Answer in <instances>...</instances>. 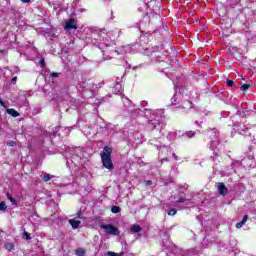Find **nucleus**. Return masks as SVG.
<instances>
[{
	"label": "nucleus",
	"instance_id": "0eeeda50",
	"mask_svg": "<svg viewBox=\"0 0 256 256\" xmlns=\"http://www.w3.org/2000/svg\"><path fill=\"white\" fill-rule=\"evenodd\" d=\"M181 97H182L181 93H176L171 99L172 105H177L178 103H180Z\"/></svg>",
	"mask_w": 256,
	"mask_h": 256
},
{
	"label": "nucleus",
	"instance_id": "c85d7f7f",
	"mask_svg": "<svg viewBox=\"0 0 256 256\" xmlns=\"http://www.w3.org/2000/svg\"><path fill=\"white\" fill-rule=\"evenodd\" d=\"M76 219H83V212L79 211V212L76 214Z\"/></svg>",
	"mask_w": 256,
	"mask_h": 256
},
{
	"label": "nucleus",
	"instance_id": "ddd939ff",
	"mask_svg": "<svg viewBox=\"0 0 256 256\" xmlns=\"http://www.w3.org/2000/svg\"><path fill=\"white\" fill-rule=\"evenodd\" d=\"M121 89H122L121 84L117 83L113 89V93L115 95H121Z\"/></svg>",
	"mask_w": 256,
	"mask_h": 256
},
{
	"label": "nucleus",
	"instance_id": "f3484780",
	"mask_svg": "<svg viewBox=\"0 0 256 256\" xmlns=\"http://www.w3.org/2000/svg\"><path fill=\"white\" fill-rule=\"evenodd\" d=\"M241 0H227L228 5L230 7H235Z\"/></svg>",
	"mask_w": 256,
	"mask_h": 256
},
{
	"label": "nucleus",
	"instance_id": "f257e3e1",
	"mask_svg": "<svg viewBox=\"0 0 256 256\" xmlns=\"http://www.w3.org/2000/svg\"><path fill=\"white\" fill-rule=\"evenodd\" d=\"M148 120L150 127L157 129V125H160L161 118L163 117V110H149V109H135L132 111V117H143Z\"/></svg>",
	"mask_w": 256,
	"mask_h": 256
},
{
	"label": "nucleus",
	"instance_id": "c9c22d12",
	"mask_svg": "<svg viewBox=\"0 0 256 256\" xmlns=\"http://www.w3.org/2000/svg\"><path fill=\"white\" fill-rule=\"evenodd\" d=\"M0 105H1L2 107H5V102H4L3 99H1V98H0Z\"/></svg>",
	"mask_w": 256,
	"mask_h": 256
},
{
	"label": "nucleus",
	"instance_id": "9b49d317",
	"mask_svg": "<svg viewBox=\"0 0 256 256\" xmlns=\"http://www.w3.org/2000/svg\"><path fill=\"white\" fill-rule=\"evenodd\" d=\"M116 53H117V55H122V54H124V53H131V47H129V46H124V47L120 50V52L116 50Z\"/></svg>",
	"mask_w": 256,
	"mask_h": 256
},
{
	"label": "nucleus",
	"instance_id": "20e7f679",
	"mask_svg": "<svg viewBox=\"0 0 256 256\" xmlns=\"http://www.w3.org/2000/svg\"><path fill=\"white\" fill-rule=\"evenodd\" d=\"M234 131L239 135H244V137H249L251 132H249V127L245 124H238L234 126Z\"/></svg>",
	"mask_w": 256,
	"mask_h": 256
},
{
	"label": "nucleus",
	"instance_id": "6e6552de",
	"mask_svg": "<svg viewBox=\"0 0 256 256\" xmlns=\"http://www.w3.org/2000/svg\"><path fill=\"white\" fill-rule=\"evenodd\" d=\"M68 223L71 225L72 229H79L81 225V221L75 219L68 220Z\"/></svg>",
	"mask_w": 256,
	"mask_h": 256
},
{
	"label": "nucleus",
	"instance_id": "f03ea898",
	"mask_svg": "<svg viewBox=\"0 0 256 256\" xmlns=\"http://www.w3.org/2000/svg\"><path fill=\"white\" fill-rule=\"evenodd\" d=\"M112 152L113 150L109 146H106L100 154L103 166L109 169V171H113V161L111 160Z\"/></svg>",
	"mask_w": 256,
	"mask_h": 256
},
{
	"label": "nucleus",
	"instance_id": "c756f323",
	"mask_svg": "<svg viewBox=\"0 0 256 256\" xmlns=\"http://www.w3.org/2000/svg\"><path fill=\"white\" fill-rule=\"evenodd\" d=\"M40 65L42 68H45V58L40 59Z\"/></svg>",
	"mask_w": 256,
	"mask_h": 256
},
{
	"label": "nucleus",
	"instance_id": "72a5a7b5",
	"mask_svg": "<svg viewBox=\"0 0 256 256\" xmlns=\"http://www.w3.org/2000/svg\"><path fill=\"white\" fill-rule=\"evenodd\" d=\"M108 255L109 256H120L118 253L111 252V251L108 252Z\"/></svg>",
	"mask_w": 256,
	"mask_h": 256
},
{
	"label": "nucleus",
	"instance_id": "ea45409f",
	"mask_svg": "<svg viewBox=\"0 0 256 256\" xmlns=\"http://www.w3.org/2000/svg\"><path fill=\"white\" fill-rule=\"evenodd\" d=\"M55 129H56V131H61V130L63 129V127L58 126V127H56Z\"/></svg>",
	"mask_w": 256,
	"mask_h": 256
},
{
	"label": "nucleus",
	"instance_id": "393cba45",
	"mask_svg": "<svg viewBox=\"0 0 256 256\" xmlns=\"http://www.w3.org/2000/svg\"><path fill=\"white\" fill-rule=\"evenodd\" d=\"M249 87H251V85H249V84H243V85L240 87V89H241V91H247V89H249Z\"/></svg>",
	"mask_w": 256,
	"mask_h": 256
},
{
	"label": "nucleus",
	"instance_id": "a878e982",
	"mask_svg": "<svg viewBox=\"0 0 256 256\" xmlns=\"http://www.w3.org/2000/svg\"><path fill=\"white\" fill-rule=\"evenodd\" d=\"M24 237L26 239V241H29V239H31V234H29V232L24 231Z\"/></svg>",
	"mask_w": 256,
	"mask_h": 256
},
{
	"label": "nucleus",
	"instance_id": "473e14b6",
	"mask_svg": "<svg viewBox=\"0 0 256 256\" xmlns=\"http://www.w3.org/2000/svg\"><path fill=\"white\" fill-rule=\"evenodd\" d=\"M186 199L185 198H179L176 203H185Z\"/></svg>",
	"mask_w": 256,
	"mask_h": 256
},
{
	"label": "nucleus",
	"instance_id": "dca6fc26",
	"mask_svg": "<svg viewBox=\"0 0 256 256\" xmlns=\"http://www.w3.org/2000/svg\"><path fill=\"white\" fill-rule=\"evenodd\" d=\"M195 135L194 131H187L183 134V137H187V139H192V137Z\"/></svg>",
	"mask_w": 256,
	"mask_h": 256
},
{
	"label": "nucleus",
	"instance_id": "4be33fe9",
	"mask_svg": "<svg viewBox=\"0 0 256 256\" xmlns=\"http://www.w3.org/2000/svg\"><path fill=\"white\" fill-rule=\"evenodd\" d=\"M124 103V107H131V100H129L128 98H125L123 100Z\"/></svg>",
	"mask_w": 256,
	"mask_h": 256
},
{
	"label": "nucleus",
	"instance_id": "423d86ee",
	"mask_svg": "<svg viewBox=\"0 0 256 256\" xmlns=\"http://www.w3.org/2000/svg\"><path fill=\"white\" fill-rule=\"evenodd\" d=\"M217 190H218L219 194L222 195V197H225V195H227V193H229V189H227V186H225V183H223V182H219L217 184Z\"/></svg>",
	"mask_w": 256,
	"mask_h": 256
},
{
	"label": "nucleus",
	"instance_id": "7ed1b4c3",
	"mask_svg": "<svg viewBox=\"0 0 256 256\" xmlns=\"http://www.w3.org/2000/svg\"><path fill=\"white\" fill-rule=\"evenodd\" d=\"M100 229H103L106 235H121V231L119 230V228L115 227L113 224H102L100 225Z\"/></svg>",
	"mask_w": 256,
	"mask_h": 256
},
{
	"label": "nucleus",
	"instance_id": "4c0bfd02",
	"mask_svg": "<svg viewBox=\"0 0 256 256\" xmlns=\"http://www.w3.org/2000/svg\"><path fill=\"white\" fill-rule=\"evenodd\" d=\"M145 183L146 185H153V182H151V180H147Z\"/></svg>",
	"mask_w": 256,
	"mask_h": 256
},
{
	"label": "nucleus",
	"instance_id": "a19ab883",
	"mask_svg": "<svg viewBox=\"0 0 256 256\" xmlns=\"http://www.w3.org/2000/svg\"><path fill=\"white\" fill-rule=\"evenodd\" d=\"M209 130L212 131V133H214V134L217 133V129H215V128H213V129L210 128Z\"/></svg>",
	"mask_w": 256,
	"mask_h": 256
},
{
	"label": "nucleus",
	"instance_id": "39448f33",
	"mask_svg": "<svg viewBox=\"0 0 256 256\" xmlns=\"http://www.w3.org/2000/svg\"><path fill=\"white\" fill-rule=\"evenodd\" d=\"M65 31H71L72 29H77V23H75V18H70L64 25Z\"/></svg>",
	"mask_w": 256,
	"mask_h": 256
},
{
	"label": "nucleus",
	"instance_id": "c03bdc74",
	"mask_svg": "<svg viewBox=\"0 0 256 256\" xmlns=\"http://www.w3.org/2000/svg\"><path fill=\"white\" fill-rule=\"evenodd\" d=\"M147 102H142V107H145V104H146Z\"/></svg>",
	"mask_w": 256,
	"mask_h": 256
},
{
	"label": "nucleus",
	"instance_id": "49530a36",
	"mask_svg": "<svg viewBox=\"0 0 256 256\" xmlns=\"http://www.w3.org/2000/svg\"><path fill=\"white\" fill-rule=\"evenodd\" d=\"M106 59H111V56L107 57Z\"/></svg>",
	"mask_w": 256,
	"mask_h": 256
},
{
	"label": "nucleus",
	"instance_id": "412c9836",
	"mask_svg": "<svg viewBox=\"0 0 256 256\" xmlns=\"http://www.w3.org/2000/svg\"><path fill=\"white\" fill-rule=\"evenodd\" d=\"M112 213H120L121 212V208L119 206H113L111 208Z\"/></svg>",
	"mask_w": 256,
	"mask_h": 256
},
{
	"label": "nucleus",
	"instance_id": "58836bf2",
	"mask_svg": "<svg viewBox=\"0 0 256 256\" xmlns=\"http://www.w3.org/2000/svg\"><path fill=\"white\" fill-rule=\"evenodd\" d=\"M22 3H31V0H20Z\"/></svg>",
	"mask_w": 256,
	"mask_h": 256
},
{
	"label": "nucleus",
	"instance_id": "de8ad7c7",
	"mask_svg": "<svg viewBox=\"0 0 256 256\" xmlns=\"http://www.w3.org/2000/svg\"><path fill=\"white\" fill-rule=\"evenodd\" d=\"M12 203L15 201V199H11Z\"/></svg>",
	"mask_w": 256,
	"mask_h": 256
},
{
	"label": "nucleus",
	"instance_id": "e433bc0d",
	"mask_svg": "<svg viewBox=\"0 0 256 256\" xmlns=\"http://www.w3.org/2000/svg\"><path fill=\"white\" fill-rule=\"evenodd\" d=\"M11 83H17V77L12 78Z\"/></svg>",
	"mask_w": 256,
	"mask_h": 256
},
{
	"label": "nucleus",
	"instance_id": "6ab92c4d",
	"mask_svg": "<svg viewBox=\"0 0 256 256\" xmlns=\"http://www.w3.org/2000/svg\"><path fill=\"white\" fill-rule=\"evenodd\" d=\"M76 255H77V256H85V249H83V248H78V249L76 250Z\"/></svg>",
	"mask_w": 256,
	"mask_h": 256
},
{
	"label": "nucleus",
	"instance_id": "b1692460",
	"mask_svg": "<svg viewBox=\"0 0 256 256\" xmlns=\"http://www.w3.org/2000/svg\"><path fill=\"white\" fill-rule=\"evenodd\" d=\"M168 215H170V216L177 215V209H175V208L170 209L168 211Z\"/></svg>",
	"mask_w": 256,
	"mask_h": 256
},
{
	"label": "nucleus",
	"instance_id": "37998d69",
	"mask_svg": "<svg viewBox=\"0 0 256 256\" xmlns=\"http://www.w3.org/2000/svg\"><path fill=\"white\" fill-rule=\"evenodd\" d=\"M163 161H169V159H168V158H164V159H162V162H163Z\"/></svg>",
	"mask_w": 256,
	"mask_h": 256
},
{
	"label": "nucleus",
	"instance_id": "2eb2a0df",
	"mask_svg": "<svg viewBox=\"0 0 256 256\" xmlns=\"http://www.w3.org/2000/svg\"><path fill=\"white\" fill-rule=\"evenodd\" d=\"M94 45H97V47L101 50L102 53H105L107 51L105 50V48L107 49V47H109L107 44H103V43H100V44L94 43Z\"/></svg>",
	"mask_w": 256,
	"mask_h": 256
},
{
	"label": "nucleus",
	"instance_id": "1a4fd4ad",
	"mask_svg": "<svg viewBox=\"0 0 256 256\" xmlns=\"http://www.w3.org/2000/svg\"><path fill=\"white\" fill-rule=\"evenodd\" d=\"M247 219H249V216L248 215H244L243 218H242V221L238 222L236 224V228L237 229H241V227H243V225H245V223H247Z\"/></svg>",
	"mask_w": 256,
	"mask_h": 256
},
{
	"label": "nucleus",
	"instance_id": "7c9ffc66",
	"mask_svg": "<svg viewBox=\"0 0 256 256\" xmlns=\"http://www.w3.org/2000/svg\"><path fill=\"white\" fill-rule=\"evenodd\" d=\"M79 153H81V148H76L74 154H77V157H79Z\"/></svg>",
	"mask_w": 256,
	"mask_h": 256
},
{
	"label": "nucleus",
	"instance_id": "2f4dec72",
	"mask_svg": "<svg viewBox=\"0 0 256 256\" xmlns=\"http://www.w3.org/2000/svg\"><path fill=\"white\" fill-rule=\"evenodd\" d=\"M51 77L57 79V77H59V73L53 72V73L51 74Z\"/></svg>",
	"mask_w": 256,
	"mask_h": 256
},
{
	"label": "nucleus",
	"instance_id": "f704fd0d",
	"mask_svg": "<svg viewBox=\"0 0 256 256\" xmlns=\"http://www.w3.org/2000/svg\"><path fill=\"white\" fill-rule=\"evenodd\" d=\"M64 131H66V135H69V133H71V128H65Z\"/></svg>",
	"mask_w": 256,
	"mask_h": 256
},
{
	"label": "nucleus",
	"instance_id": "cd10ccee",
	"mask_svg": "<svg viewBox=\"0 0 256 256\" xmlns=\"http://www.w3.org/2000/svg\"><path fill=\"white\" fill-rule=\"evenodd\" d=\"M7 145H8V147H15V141L9 140V141L7 142Z\"/></svg>",
	"mask_w": 256,
	"mask_h": 256
},
{
	"label": "nucleus",
	"instance_id": "5701e85b",
	"mask_svg": "<svg viewBox=\"0 0 256 256\" xmlns=\"http://www.w3.org/2000/svg\"><path fill=\"white\" fill-rule=\"evenodd\" d=\"M0 211H7V204L5 202L0 203Z\"/></svg>",
	"mask_w": 256,
	"mask_h": 256
},
{
	"label": "nucleus",
	"instance_id": "aec40b11",
	"mask_svg": "<svg viewBox=\"0 0 256 256\" xmlns=\"http://www.w3.org/2000/svg\"><path fill=\"white\" fill-rule=\"evenodd\" d=\"M51 177H53V176H51L50 174L45 173L44 176H43V181L45 183H47V181H51Z\"/></svg>",
	"mask_w": 256,
	"mask_h": 256
},
{
	"label": "nucleus",
	"instance_id": "f8f14e48",
	"mask_svg": "<svg viewBox=\"0 0 256 256\" xmlns=\"http://www.w3.org/2000/svg\"><path fill=\"white\" fill-rule=\"evenodd\" d=\"M141 230H142V228H141V226H139V225H132V226L130 227V231H131L132 233H140Z\"/></svg>",
	"mask_w": 256,
	"mask_h": 256
},
{
	"label": "nucleus",
	"instance_id": "a18cd8bd",
	"mask_svg": "<svg viewBox=\"0 0 256 256\" xmlns=\"http://www.w3.org/2000/svg\"><path fill=\"white\" fill-rule=\"evenodd\" d=\"M195 124L198 125V127H199V122L198 121H196Z\"/></svg>",
	"mask_w": 256,
	"mask_h": 256
},
{
	"label": "nucleus",
	"instance_id": "4468645a",
	"mask_svg": "<svg viewBox=\"0 0 256 256\" xmlns=\"http://www.w3.org/2000/svg\"><path fill=\"white\" fill-rule=\"evenodd\" d=\"M5 249H7V251H13L15 249V245L11 242H6L4 244Z\"/></svg>",
	"mask_w": 256,
	"mask_h": 256
},
{
	"label": "nucleus",
	"instance_id": "9d476101",
	"mask_svg": "<svg viewBox=\"0 0 256 256\" xmlns=\"http://www.w3.org/2000/svg\"><path fill=\"white\" fill-rule=\"evenodd\" d=\"M6 113H8V115H11V117H19V112H17L13 108H7Z\"/></svg>",
	"mask_w": 256,
	"mask_h": 256
},
{
	"label": "nucleus",
	"instance_id": "a211bd4d",
	"mask_svg": "<svg viewBox=\"0 0 256 256\" xmlns=\"http://www.w3.org/2000/svg\"><path fill=\"white\" fill-rule=\"evenodd\" d=\"M67 163L70 167H73V165H75V167H77V163H75V156H72V158L70 160H67Z\"/></svg>",
	"mask_w": 256,
	"mask_h": 256
},
{
	"label": "nucleus",
	"instance_id": "79ce46f5",
	"mask_svg": "<svg viewBox=\"0 0 256 256\" xmlns=\"http://www.w3.org/2000/svg\"><path fill=\"white\" fill-rule=\"evenodd\" d=\"M173 157H174V159H176V161H177V159H178V158H177V155L173 154Z\"/></svg>",
	"mask_w": 256,
	"mask_h": 256
},
{
	"label": "nucleus",
	"instance_id": "bb28decb",
	"mask_svg": "<svg viewBox=\"0 0 256 256\" xmlns=\"http://www.w3.org/2000/svg\"><path fill=\"white\" fill-rule=\"evenodd\" d=\"M227 85H228V87H234L235 82L233 80H227Z\"/></svg>",
	"mask_w": 256,
	"mask_h": 256
}]
</instances>
